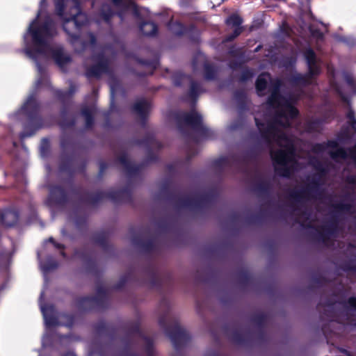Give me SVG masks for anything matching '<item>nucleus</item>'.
<instances>
[{"instance_id": "50", "label": "nucleus", "mask_w": 356, "mask_h": 356, "mask_svg": "<svg viewBox=\"0 0 356 356\" xmlns=\"http://www.w3.org/2000/svg\"><path fill=\"white\" fill-rule=\"evenodd\" d=\"M66 0H54L55 4V12L56 14L59 17H63V15H66L65 8H66Z\"/></svg>"}, {"instance_id": "64", "label": "nucleus", "mask_w": 356, "mask_h": 356, "mask_svg": "<svg viewBox=\"0 0 356 356\" xmlns=\"http://www.w3.org/2000/svg\"><path fill=\"white\" fill-rule=\"evenodd\" d=\"M345 303L346 307L356 311V297H350Z\"/></svg>"}, {"instance_id": "59", "label": "nucleus", "mask_w": 356, "mask_h": 356, "mask_svg": "<svg viewBox=\"0 0 356 356\" xmlns=\"http://www.w3.org/2000/svg\"><path fill=\"white\" fill-rule=\"evenodd\" d=\"M312 280L314 284L318 286H323L327 284L328 282L325 277L319 273H316L313 275Z\"/></svg>"}, {"instance_id": "52", "label": "nucleus", "mask_w": 356, "mask_h": 356, "mask_svg": "<svg viewBox=\"0 0 356 356\" xmlns=\"http://www.w3.org/2000/svg\"><path fill=\"white\" fill-rule=\"evenodd\" d=\"M337 140L341 143H345L350 140L351 135L348 128H342L337 135Z\"/></svg>"}, {"instance_id": "60", "label": "nucleus", "mask_w": 356, "mask_h": 356, "mask_svg": "<svg viewBox=\"0 0 356 356\" xmlns=\"http://www.w3.org/2000/svg\"><path fill=\"white\" fill-rule=\"evenodd\" d=\"M63 318L64 319V325L66 327H72L75 323V316L74 314H64L62 316Z\"/></svg>"}, {"instance_id": "21", "label": "nucleus", "mask_w": 356, "mask_h": 356, "mask_svg": "<svg viewBox=\"0 0 356 356\" xmlns=\"http://www.w3.org/2000/svg\"><path fill=\"white\" fill-rule=\"evenodd\" d=\"M86 168V161H83L77 168L74 166L73 160L70 157L62 158L59 164V170L67 172L72 175L75 172L84 173Z\"/></svg>"}, {"instance_id": "42", "label": "nucleus", "mask_w": 356, "mask_h": 356, "mask_svg": "<svg viewBox=\"0 0 356 356\" xmlns=\"http://www.w3.org/2000/svg\"><path fill=\"white\" fill-rule=\"evenodd\" d=\"M236 277L238 282L243 286H248L252 280V275L244 269L238 270Z\"/></svg>"}, {"instance_id": "40", "label": "nucleus", "mask_w": 356, "mask_h": 356, "mask_svg": "<svg viewBox=\"0 0 356 356\" xmlns=\"http://www.w3.org/2000/svg\"><path fill=\"white\" fill-rule=\"evenodd\" d=\"M188 83L190 84V88L188 92V96L193 102H195L197 101L201 92V86L197 81L193 80V77L189 80Z\"/></svg>"}, {"instance_id": "22", "label": "nucleus", "mask_w": 356, "mask_h": 356, "mask_svg": "<svg viewBox=\"0 0 356 356\" xmlns=\"http://www.w3.org/2000/svg\"><path fill=\"white\" fill-rule=\"evenodd\" d=\"M299 115V111L294 106H293L289 100H286L284 103V108L278 111L276 114L275 122L282 124L281 121L277 118H286L293 120Z\"/></svg>"}, {"instance_id": "48", "label": "nucleus", "mask_w": 356, "mask_h": 356, "mask_svg": "<svg viewBox=\"0 0 356 356\" xmlns=\"http://www.w3.org/2000/svg\"><path fill=\"white\" fill-rule=\"evenodd\" d=\"M225 23L229 26L242 27L243 19L236 14H232L226 19Z\"/></svg>"}, {"instance_id": "53", "label": "nucleus", "mask_w": 356, "mask_h": 356, "mask_svg": "<svg viewBox=\"0 0 356 356\" xmlns=\"http://www.w3.org/2000/svg\"><path fill=\"white\" fill-rule=\"evenodd\" d=\"M213 165L215 168L222 171L225 168L227 167L229 165V160L227 157H220L219 159H216L213 162Z\"/></svg>"}, {"instance_id": "32", "label": "nucleus", "mask_w": 356, "mask_h": 356, "mask_svg": "<svg viewBox=\"0 0 356 356\" xmlns=\"http://www.w3.org/2000/svg\"><path fill=\"white\" fill-rule=\"evenodd\" d=\"M145 273L149 277L148 284L151 288H156L161 289L163 285V280L158 275L155 268L149 266L145 270Z\"/></svg>"}, {"instance_id": "9", "label": "nucleus", "mask_w": 356, "mask_h": 356, "mask_svg": "<svg viewBox=\"0 0 356 356\" xmlns=\"http://www.w3.org/2000/svg\"><path fill=\"white\" fill-rule=\"evenodd\" d=\"M304 57L307 65L306 74H296L291 76L290 82L296 86H307L312 83V79L318 76L321 69L317 63V57L314 51L309 47L304 52Z\"/></svg>"}, {"instance_id": "49", "label": "nucleus", "mask_w": 356, "mask_h": 356, "mask_svg": "<svg viewBox=\"0 0 356 356\" xmlns=\"http://www.w3.org/2000/svg\"><path fill=\"white\" fill-rule=\"evenodd\" d=\"M42 312L44 316L45 323L49 327H55L58 325V321L56 317L51 314L47 312L44 307H42Z\"/></svg>"}, {"instance_id": "55", "label": "nucleus", "mask_w": 356, "mask_h": 356, "mask_svg": "<svg viewBox=\"0 0 356 356\" xmlns=\"http://www.w3.org/2000/svg\"><path fill=\"white\" fill-rule=\"evenodd\" d=\"M74 223L77 229H83L86 227L87 225V216L76 215L74 218Z\"/></svg>"}, {"instance_id": "2", "label": "nucleus", "mask_w": 356, "mask_h": 356, "mask_svg": "<svg viewBox=\"0 0 356 356\" xmlns=\"http://www.w3.org/2000/svg\"><path fill=\"white\" fill-rule=\"evenodd\" d=\"M39 15L40 13L38 14L37 17L32 21L29 27L33 47L25 49L26 55L33 59H36L38 55H46L50 49L47 40L53 38L58 33L56 23L49 15L44 17L40 24L37 25Z\"/></svg>"}, {"instance_id": "19", "label": "nucleus", "mask_w": 356, "mask_h": 356, "mask_svg": "<svg viewBox=\"0 0 356 356\" xmlns=\"http://www.w3.org/2000/svg\"><path fill=\"white\" fill-rule=\"evenodd\" d=\"M95 334L98 337H106L111 340L117 337L118 328L112 323L104 321L97 322L93 325Z\"/></svg>"}, {"instance_id": "39", "label": "nucleus", "mask_w": 356, "mask_h": 356, "mask_svg": "<svg viewBox=\"0 0 356 356\" xmlns=\"http://www.w3.org/2000/svg\"><path fill=\"white\" fill-rule=\"evenodd\" d=\"M254 191L261 197H268L272 191V186L270 181L261 180L254 185Z\"/></svg>"}, {"instance_id": "38", "label": "nucleus", "mask_w": 356, "mask_h": 356, "mask_svg": "<svg viewBox=\"0 0 356 356\" xmlns=\"http://www.w3.org/2000/svg\"><path fill=\"white\" fill-rule=\"evenodd\" d=\"M140 30L146 36L155 37L158 34L159 28L155 22L145 21L140 24Z\"/></svg>"}, {"instance_id": "28", "label": "nucleus", "mask_w": 356, "mask_h": 356, "mask_svg": "<svg viewBox=\"0 0 356 356\" xmlns=\"http://www.w3.org/2000/svg\"><path fill=\"white\" fill-rule=\"evenodd\" d=\"M169 29L170 31L177 36H183L186 33H193L195 30V25L190 24L189 26H185L180 22H170L168 24Z\"/></svg>"}, {"instance_id": "26", "label": "nucleus", "mask_w": 356, "mask_h": 356, "mask_svg": "<svg viewBox=\"0 0 356 356\" xmlns=\"http://www.w3.org/2000/svg\"><path fill=\"white\" fill-rule=\"evenodd\" d=\"M132 243L142 249L146 253H151L156 250V245L153 239L145 240L140 234L134 235L131 238Z\"/></svg>"}, {"instance_id": "35", "label": "nucleus", "mask_w": 356, "mask_h": 356, "mask_svg": "<svg viewBox=\"0 0 356 356\" xmlns=\"http://www.w3.org/2000/svg\"><path fill=\"white\" fill-rule=\"evenodd\" d=\"M337 220L333 218L327 225L323 226L321 230L318 231V239L323 241H326L330 235L332 234L337 230Z\"/></svg>"}, {"instance_id": "45", "label": "nucleus", "mask_w": 356, "mask_h": 356, "mask_svg": "<svg viewBox=\"0 0 356 356\" xmlns=\"http://www.w3.org/2000/svg\"><path fill=\"white\" fill-rule=\"evenodd\" d=\"M71 191L72 193L77 196L81 202L90 204L86 200L89 198L88 194H91L92 193L83 192L80 186H73Z\"/></svg>"}, {"instance_id": "7", "label": "nucleus", "mask_w": 356, "mask_h": 356, "mask_svg": "<svg viewBox=\"0 0 356 356\" xmlns=\"http://www.w3.org/2000/svg\"><path fill=\"white\" fill-rule=\"evenodd\" d=\"M174 119L181 131H183L184 127L186 126L206 138H211L213 134V131L203 124L202 115L194 109L189 112H176L174 114Z\"/></svg>"}, {"instance_id": "23", "label": "nucleus", "mask_w": 356, "mask_h": 356, "mask_svg": "<svg viewBox=\"0 0 356 356\" xmlns=\"http://www.w3.org/2000/svg\"><path fill=\"white\" fill-rule=\"evenodd\" d=\"M255 124L257 127L261 138L266 142H270L272 137L275 136L277 129L274 122H268L266 124L259 119L255 118Z\"/></svg>"}, {"instance_id": "44", "label": "nucleus", "mask_w": 356, "mask_h": 356, "mask_svg": "<svg viewBox=\"0 0 356 356\" xmlns=\"http://www.w3.org/2000/svg\"><path fill=\"white\" fill-rule=\"evenodd\" d=\"M233 97L238 104L241 108L245 107L247 101V94L244 90H236L233 93Z\"/></svg>"}, {"instance_id": "51", "label": "nucleus", "mask_w": 356, "mask_h": 356, "mask_svg": "<svg viewBox=\"0 0 356 356\" xmlns=\"http://www.w3.org/2000/svg\"><path fill=\"white\" fill-rule=\"evenodd\" d=\"M282 81L280 79H270V86L269 88L270 93H281L280 89L282 86Z\"/></svg>"}, {"instance_id": "14", "label": "nucleus", "mask_w": 356, "mask_h": 356, "mask_svg": "<svg viewBox=\"0 0 356 356\" xmlns=\"http://www.w3.org/2000/svg\"><path fill=\"white\" fill-rule=\"evenodd\" d=\"M74 13L66 14L60 18L63 30L70 37L76 38L82 28L88 23V15L80 9H74Z\"/></svg>"}, {"instance_id": "4", "label": "nucleus", "mask_w": 356, "mask_h": 356, "mask_svg": "<svg viewBox=\"0 0 356 356\" xmlns=\"http://www.w3.org/2000/svg\"><path fill=\"white\" fill-rule=\"evenodd\" d=\"M137 145H143L147 147V152L145 159L138 165H134L128 159L127 154L124 152L121 154L118 158V162L123 165L126 173L129 177L137 176L141 170L144 168L150 163L156 162L158 161L159 157L155 154L152 148L156 147L159 149L163 147L161 142L158 141L153 134L148 133L143 138L137 139L134 141Z\"/></svg>"}, {"instance_id": "63", "label": "nucleus", "mask_w": 356, "mask_h": 356, "mask_svg": "<svg viewBox=\"0 0 356 356\" xmlns=\"http://www.w3.org/2000/svg\"><path fill=\"white\" fill-rule=\"evenodd\" d=\"M49 79L44 74H40V77L38 79L35 83L36 88H40L42 86H48L49 85Z\"/></svg>"}, {"instance_id": "12", "label": "nucleus", "mask_w": 356, "mask_h": 356, "mask_svg": "<svg viewBox=\"0 0 356 356\" xmlns=\"http://www.w3.org/2000/svg\"><path fill=\"white\" fill-rule=\"evenodd\" d=\"M159 323L161 327L164 328L166 334L170 339L177 352L172 356H180L179 352L190 341V334L180 326L177 321H175L170 325H166L165 317L162 316L159 318Z\"/></svg>"}, {"instance_id": "18", "label": "nucleus", "mask_w": 356, "mask_h": 356, "mask_svg": "<svg viewBox=\"0 0 356 356\" xmlns=\"http://www.w3.org/2000/svg\"><path fill=\"white\" fill-rule=\"evenodd\" d=\"M151 108V102L144 98L136 101L131 106V111L139 117L143 127L146 126Z\"/></svg>"}, {"instance_id": "16", "label": "nucleus", "mask_w": 356, "mask_h": 356, "mask_svg": "<svg viewBox=\"0 0 356 356\" xmlns=\"http://www.w3.org/2000/svg\"><path fill=\"white\" fill-rule=\"evenodd\" d=\"M93 20L97 24H104L108 26L113 24V18L115 17V10L112 6L107 2H102L94 11Z\"/></svg>"}, {"instance_id": "8", "label": "nucleus", "mask_w": 356, "mask_h": 356, "mask_svg": "<svg viewBox=\"0 0 356 356\" xmlns=\"http://www.w3.org/2000/svg\"><path fill=\"white\" fill-rule=\"evenodd\" d=\"M323 193V191L321 188L319 179L314 176L305 187L290 191L289 197L296 203L293 210L300 211L305 201L321 198Z\"/></svg>"}, {"instance_id": "43", "label": "nucleus", "mask_w": 356, "mask_h": 356, "mask_svg": "<svg viewBox=\"0 0 356 356\" xmlns=\"http://www.w3.org/2000/svg\"><path fill=\"white\" fill-rule=\"evenodd\" d=\"M191 76L181 72L175 73L172 76V82L175 86L181 87L186 83H188L191 79Z\"/></svg>"}, {"instance_id": "24", "label": "nucleus", "mask_w": 356, "mask_h": 356, "mask_svg": "<svg viewBox=\"0 0 356 356\" xmlns=\"http://www.w3.org/2000/svg\"><path fill=\"white\" fill-rule=\"evenodd\" d=\"M75 254L78 255L84 261L88 273L96 277H99L101 275L102 272L99 268L97 261L90 257H88L84 251L76 250Z\"/></svg>"}, {"instance_id": "25", "label": "nucleus", "mask_w": 356, "mask_h": 356, "mask_svg": "<svg viewBox=\"0 0 356 356\" xmlns=\"http://www.w3.org/2000/svg\"><path fill=\"white\" fill-rule=\"evenodd\" d=\"M109 234L106 231H100L93 234L92 240L96 245L100 246L106 252L113 250V245L108 241Z\"/></svg>"}, {"instance_id": "62", "label": "nucleus", "mask_w": 356, "mask_h": 356, "mask_svg": "<svg viewBox=\"0 0 356 356\" xmlns=\"http://www.w3.org/2000/svg\"><path fill=\"white\" fill-rule=\"evenodd\" d=\"M139 63L148 66L152 69V70H154L157 67L158 61L156 60H144V59H140L138 60Z\"/></svg>"}, {"instance_id": "10", "label": "nucleus", "mask_w": 356, "mask_h": 356, "mask_svg": "<svg viewBox=\"0 0 356 356\" xmlns=\"http://www.w3.org/2000/svg\"><path fill=\"white\" fill-rule=\"evenodd\" d=\"M76 91V87L72 83L70 84L67 90H54L55 97L62 104L60 111L59 126L63 129L72 128L76 124V120L74 117H69L72 98Z\"/></svg>"}, {"instance_id": "30", "label": "nucleus", "mask_w": 356, "mask_h": 356, "mask_svg": "<svg viewBox=\"0 0 356 356\" xmlns=\"http://www.w3.org/2000/svg\"><path fill=\"white\" fill-rule=\"evenodd\" d=\"M267 316L264 313H258L252 315L250 318L252 323H254L259 327L257 332V338L259 341H264L266 340V334L263 327L266 322Z\"/></svg>"}, {"instance_id": "54", "label": "nucleus", "mask_w": 356, "mask_h": 356, "mask_svg": "<svg viewBox=\"0 0 356 356\" xmlns=\"http://www.w3.org/2000/svg\"><path fill=\"white\" fill-rule=\"evenodd\" d=\"M254 76L253 72L248 68L245 69L241 72V75L238 79V81L239 83H245L248 81L250 80Z\"/></svg>"}, {"instance_id": "6", "label": "nucleus", "mask_w": 356, "mask_h": 356, "mask_svg": "<svg viewBox=\"0 0 356 356\" xmlns=\"http://www.w3.org/2000/svg\"><path fill=\"white\" fill-rule=\"evenodd\" d=\"M26 122L24 124V134L31 136L42 128L43 119L40 115L41 104L37 99V93H31L22 106Z\"/></svg>"}, {"instance_id": "61", "label": "nucleus", "mask_w": 356, "mask_h": 356, "mask_svg": "<svg viewBox=\"0 0 356 356\" xmlns=\"http://www.w3.org/2000/svg\"><path fill=\"white\" fill-rule=\"evenodd\" d=\"M334 209L337 211H349L353 206L349 203H338L332 206Z\"/></svg>"}, {"instance_id": "33", "label": "nucleus", "mask_w": 356, "mask_h": 356, "mask_svg": "<svg viewBox=\"0 0 356 356\" xmlns=\"http://www.w3.org/2000/svg\"><path fill=\"white\" fill-rule=\"evenodd\" d=\"M122 1L121 6H116L117 7H121L119 10L115 11V16L118 17L121 21H123L125 17L126 11L132 9L135 15H138L139 11L138 6L134 0H127L126 2Z\"/></svg>"}, {"instance_id": "31", "label": "nucleus", "mask_w": 356, "mask_h": 356, "mask_svg": "<svg viewBox=\"0 0 356 356\" xmlns=\"http://www.w3.org/2000/svg\"><path fill=\"white\" fill-rule=\"evenodd\" d=\"M81 115L85 121V129L91 130L95 125V108L92 106H83L80 111Z\"/></svg>"}, {"instance_id": "41", "label": "nucleus", "mask_w": 356, "mask_h": 356, "mask_svg": "<svg viewBox=\"0 0 356 356\" xmlns=\"http://www.w3.org/2000/svg\"><path fill=\"white\" fill-rule=\"evenodd\" d=\"M286 100L281 93H270L268 97L267 103L273 108H279L282 104V102H285Z\"/></svg>"}, {"instance_id": "56", "label": "nucleus", "mask_w": 356, "mask_h": 356, "mask_svg": "<svg viewBox=\"0 0 356 356\" xmlns=\"http://www.w3.org/2000/svg\"><path fill=\"white\" fill-rule=\"evenodd\" d=\"M346 117L348 119V124L350 126L353 130L356 131V118L354 111L353 109H350L347 112Z\"/></svg>"}, {"instance_id": "29", "label": "nucleus", "mask_w": 356, "mask_h": 356, "mask_svg": "<svg viewBox=\"0 0 356 356\" xmlns=\"http://www.w3.org/2000/svg\"><path fill=\"white\" fill-rule=\"evenodd\" d=\"M19 212L15 209H6L1 215V222L5 226L11 227L17 225L19 221Z\"/></svg>"}, {"instance_id": "57", "label": "nucleus", "mask_w": 356, "mask_h": 356, "mask_svg": "<svg viewBox=\"0 0 356 356\" xmlns=\"http://www.w3.org/2000/svg\"><path fill=\"white\" fill-rule=\"evenodd\" d=\"M243 31V27L234 28V31L231 34L227 35L224 38L223 41L225 42H230L233 41L235 38H236L238 35H241Z\"/></svg>"}, {"instance_id": "36", "label": "nucleus", "mask_w": 356, "mask_h": 356, "mask_svg": "<svg viewBox=\"0 0 356 356\" xmlns=\"http://www.w3.org/2000/svg\"><path fill=\"white\" fill-rule=\"evenodd\" d=\"M268 79H270V74L268 72H262L257 78L255 88L259 96L264 95V91L268 87Z\"/></svg>"}, {"instance_id": "27", "label": "nucleus", "mask_w": 356, "mask_h": 356, "mask_svg": "<svg viewBox=\"0 0 356 356\" xmlns=\"http://www.w3.org/2000/svg\"><path fill=\"white\" fill-rule=\"evenodd\" d=\"M51 51V57L56 64L61 69L63 68L72 61V58L64 52L62 47L56 49H49Z\"/></svg>"}, {"instance_id": "34", "label": "nucleus", "mask_w": 356, "mask_h": 356, "mask_svg": "<svg viewBox=\"0 0 356 356\" xmlns=\"http://www.w3.org/2000/svg\"><path fill=\"white\" fill-rule=\"evenodd\" d=\"M324 123L325 120L322 118H313L305 123V130L308 134L320 133Z\"/></svg>"}, {"instance_id": "37", "label": "nucleus", "mask_w": 356, "mask_h": 356, "mask_svg": "<svg viewBox=\"0 0 356 356\" xmlns=\"http://www.w3.org/2000/svg\"><path fill=\"white\" fill-rule=\"evenodd\" d=\"M324 316L329 318L330 321L323 325L321 327V331L324 336L325 337H327V336L332 332V330L330 328V327L333 322L332 318L334 317V311L333 309V307H325L321 315V318H323Z\"/></svg>"}, {"instance_id": "58", "label": "nucleus", "mask_w": 356, "mask_h": 356, "mask_svg": "<svg viewBox=\"0 0 356 356\" xmlns=\"http://www.w3.org/2000/svg\"><path fill=\"white\" fill-rule=\"evenodd\" d=\"M341 269L345 272H355L356 273V264L353 260H349L343 262L341 266Z\"/></svg>"}, {"instance_id": "47", "label": "nucleus", "mask_w": 356, "mask_h": 356, "mask_svg": "<svg viewBox=\"0 0 356 356\" xmlns=\"http://www.w3.org/2000/svg\"><path fill=\"white\" fill-rule=\"evenodd\" d=\"M134 273L132 271H129L124 274L120 278V280L115 284L113 288L116 290H120L122 289L126 284L131 280L133 277Z\"/></svg>"}, {"instance_id": "13", "label": "nucleus", "mask_w": 356, "mask_h": 356, "mask_svg": "<svg viewBox=\"0 0 356 356\" xmlns=\"http://www.w3.org/2000/svg\"><path fill=\"white\" fill-rule=\"evenodd\" d=\"M74 303L78 310L82 312L104 309L108 303L106 289L102 286H98L96 296L77 297Z\"/></svg>"}, {"instance_id": "17", "label": "nucleus", "mask_w": 356, "mask_h": 356, "mask_svg": "<svg viewBox=\"0 0 356 356\" xmlns=\"http://www.w3.org/2000/svg\"><path fill=\"white\" fill-rule=\"evenodd\" d=\"M223 330L229 341L237 345H244L248 341V334L243 333L238 323L232 322L226 324Z\"/></svg>"}, {"instance_id": "11", "label": "nucleus", "mask_w": 356, "mask_h": 356, "mask_svg": "<svg viewBox=\"0 0 356 356\" xmlns=\"http://www.w3.org/2000/svg\"><path fill=\"white\" fill-rule=\"evenodd\" d=\"M88 195L89 198L86 201L91 206H97L106 198L115 204L132 202V191L129 185L118 190H111L107 192L99 191Z\"/></svg>"}, {"instance_id": "5", "label": "nucleus", "mask_w": 356, "mask_h": 356, "mask_svg": "<svg viewBox=\"0 0 356 356\" xmlns=\"http://www.w3.org/2000/svg\"><path fill=\"white\" fill-rule=\"evenodd\" d=\"M279 139L284 141V145L279 144L283 149H278L270 152L275 172L280 177L289 178L293 169L289 163L296 161V149L293 141L285 134H281Z\"/></svg>"}, {"instance_id": "20", "label": "nucleus", "mask_w": 356, "mask_h": 356, "mask_svg": "<svg viewBox=\"0 0 356 356\" xmlns=\"http://www.w3.org/2000/svg\"><path fill=\"white\" fill-rule=\"evenodd\" d=\"M109 70L108 61L102 57L97 63L88 67L86 70L88 78L99 79L103 74L107 73Z\"/></svg>"}, {"instance_id": "3", "label": "nucleus", "mask_w": 356, "mask_h": 356, "mask_svg": "<svg viewBox=\"0 0 356 356\" xmlns=\"http://www.w3.org/2000/svg\"><path fill=\"white\" fill-rule=\"evenodd\" d=\"M161 193L168 200L173 202L177 208L188 209L193 211L202 209L214 202L218 197L217 192L213 189L195 197H181L177 194L175 190L171 188L170 182L168 181L163 183Z\"/></svg>"}, {"instance_id": "1", "label": "nucleus", "mask_w": 356, "mask_h": 356, "mask_svg": "<svg viewBox=\"0 0 356 356\" xmlns=\"http://www.w3.org/2000/svg\"><path fill=\"white\" fill-rule=\"evenodd\" d=\"M125 336L122 341L124 345L122 356H154V340L146 336L139 321L131 322L122 327ZM90 356H106L107 345L97 344L95 341Z\"/></svg>"}, {"instance_id": "46", "label": "nucleus", "mask_w": 356, "mask_h": 356, "mask_svg": "<svg viewBox=\"0 0 356 356\" xmlns=\"http://www.w3.org/2000/svg\"><path fill=\"white\" fill-rule=\"evenodd\" d=\"M216 70L212 64L205 63L204 65V76L206 80H214L216 78Z\"/></svg>"}, {"instance_id": "15", "label": "nucleus", "mask_w": 356, "mask_h": 356, "mask_svg": "<svg viewBox=\"0 0 356 356\" xmlns=\"http://www.w3.org/2000/svg\"><path fill=\"white\" fill-rule=\"evenodd\" d=\"M70 196L60 185H54L49 188L47 203L49 207H64L70 202Z\"/></svg>"}]
</instances>
